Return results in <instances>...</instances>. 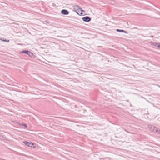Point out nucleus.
Masks as SVG:
<instances>
[{"label": "nucleus", "instance_id": "1", "mask_svg": "<svg viewBox=\"0 0 160 160\" xmlns=\"http://www.w3.org/2000/svg\"><path fill=\"white\" fill-rule=\"evenodd\" d=\"M21 53H25V54L28 55L29 56L31 57H32V58L34 57V55L33 53L32 52H31L30 51H29L28 50H22L21 52Z\"/></svg>", "mask_w": 160, "mask_h": 160}, {"label": "nucleus", "instance_id": "2", "mask_svg": "<svg viewBox=\"0 0 160 160\" xmlns=\"http://www.w3.org/2000/svg\"><path fill=\"white\" fill-rule=\"evenodd\" d=\"M23 143L25 145L28 146L29 147L33 148H34L35 147V146H34L35 144L33 143H31V142H29L27 141H24L23 142Z\"/></svg>", "mask_w": 160, "mask_h": 160}, {"label": "nucleus", "instance_id": "3", "mask_svg": "<svg viewBox=\"0 0 160 160\" xmlns=\"http://www.w3.org/2000/svg\"><path fill=\"white\" fill-rule=\"evenodd\" d=\"M82 20L84 22H88L91 21V19L88 16H85L82 18Z\"/></svg>", "mask_w": 160, "mask_h": 160}, {"label": "nucleus", "instance_id": "4", "mask_svg": "<svg viewBox=\"0 0 160 160\" xmlns=\"http://www.w3.org/2000/svg\"><path fill=\"white\" fill-rule=\"evenodd\" d=\"M61 13L62 14L64 15H68V14L69 12L67 10L62 9L61 10Z\"/></svg>", "mask_w": 160, "mask_h": 160}, {"label": "nucleus", "instance_id": "5", "mask_svg": "<svg viewBox=\"0 0 160 160\" xmlns=\"http://www.w3.org/2000/svg\"><path fill=\"white\" fill-rule=\"evenodd\" d=\"M116 31L118 32H123L126 34H128V32L124 31L123 30H121V29H117L116 30Z\"/></svg>", "mask_w": 160, "mask_h": 160}, {"label": "nucleus", "instance_id": "6", "mask_svg": "<svg viewBox=\"0 0 160 160\" xmlns=\"http://www.w3.org/2000/svg\"><path fill=\"white\" fill-rule=\"evenodd\" d=\"M152 129L154 132H158V129L155 127H153Z\"/></svg>", "mask_w": 160, "mask_h": 160}, {"label": "nucleus", "instance_id": "7", "mask_svg": "<svg viewBox=\"0 0 160 160\" xmlns=\"http://www.w3.org/2000/svg\"><path fill=\"white\" fill-rule=\"evenodd\" d=\"M77 7L78 8H77V9L78 10V12L79 11V10H80V11L81 12H85V11L83 10H82V8L78 6H77Z\"/></svg>", "mask_w": 160, "mask_h": 160}, {"label": "nucleus", "instance_id": "8", "mask_svg": "<svg viewBox=\"0 0 160 160\" xmlns=\"http://www.w3.org/2000/svg\"><path fill=\"white\" fill-rule=\"evenodd\" d=\"M159 44V43H158L154 42V43H153L152 44L154 46L157 47V45H158Z\"/></svg>", "mask_w": 160, "mask_h": 160}, {"label": "nucleus", "instance_id": "9", "mask_svg": "<svg viewBox=\"0 0 160 160\" xmlns=\"http://www.w3.org/2000/svg\"><path fill=\"white\" fill-rule=\"evenodd\" d=\"M2 41H3V42H9V40H2V39H0Z\"/></svg>", "mask_w": 160, "mask_h": 160}, {"label": "nucleus", "instance_id": "10", "mask_svg": "<svg viewBox=\"0 0 160 160\" xmlns=\"http://www.w3.org/2000/svg\"><path fill=\"white\" fill-rule=\"evenodd\" d=\"M22 126H24L25 128H27V125L26 124H22Z\"/></svg>", "mask_w": 160, "mask_h": 160}, {"label": "nucleus", "instance_id": "11", "mask_svg": "<svg viewBox=\"0 0 160 160\" xmlns=\"http://www.w3.org/2000/svg\"><path fill=\"white\" fill-rule=\"evenodd\" d=\"M148 127L149 128H150L151 129H152L153 126H152L151 125H148Z\"/></svg>", "mask_w": 160, "mask_h": 160}, {"label": "nucleus", "instance_id": "12", "mask_svg": "<svg viewBox=\"0 0 160 160\" xmlns=\"http://www.w3.org/2000/svg\"><path fill=\"white\" fill-rule=\"evenodd\" d=\"M157 47L160 48V44L159 43L158 45H157Z\"/></svg>", "mask_w": 160, "mask_h": 160}, {"label": "nucleus", "instance_id": "13", "mask_svg": "<svg viewBox=\"0 0 160 160\" xmlns=\"http://www.w3.org/2000/svg\"><path fill=\"white\" fill-rule=\"evenodd\" d=\"M76 12L78 15H79V14L78 12L77 11V10H76Z\"/></svg>", "mask_w": 160, "mask_h": 160}, {"label": "nucleus", "instance_id": "14", "mask_svg": "<svg viewBox=\"0 0 160 160\" xmlns=\"http://www.w3.org/2000/svg\"><path fill=\"white\" fill-rule=\"evenodd\" d=\"M158 132H159V133H160V130H159V131H158Z\"/></svg>", "mask_w": 160, "mask_h": 160}]
</instances>
